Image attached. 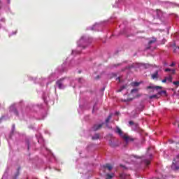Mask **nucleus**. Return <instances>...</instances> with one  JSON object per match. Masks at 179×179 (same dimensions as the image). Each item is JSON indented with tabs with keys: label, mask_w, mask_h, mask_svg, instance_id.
<instances>
[{
	"label": "nucleus",
	"mask_w": 179,
	"mask_h": 179,
	"mask_svg": "<svg viewBox=\"0 0 179 179\" xmlns=\"http://www.w3.org/2000/svg\"><path fill=\"white\" fill-rule=\"evenodd\" d=\"M131 93H135L136 92H138V90L137 89H133L131 90Z\"/></svg>",
	"instance_id": "nucleus-29"
},
{
	"label": "nucleus",
	"mask_w": 179,
	"mask_h": 179,
	"mask_svg": "<svg viewBox=\"0 0 179 179\" xmlns=\"http://www.w3.org/2000/svg\"><path fill=\"white\" fill-rule=\"evenodd\" d=\"M96 79H100V76H97L96 77Z\"/></svg>",
	"instance_id": "nucleus-34"
},
{
	"label": "nucleus",
	"mask_w": 179,
	"mask_h": 179,
	"mask_svg": "<svg viewBox=\"0 0 179 179\" xmlns=\"http://www.w3.org/2000/svg\"><path fill=\"white\" fill-rule=\"evenodd\" d=\"M100 138V134H96L94 136H92L93 141L97 140Z\"/></svg>",
	"instance_id": "nucleus-15"
},
{
	"label": "nucleus",
	"mask_w": 179,
	"mask_h": 179,
	"mask_svg": "<svg viewBox=\"0 0 179 179\" xmlns=\"http://www.w3.org/2000/svg\"><path fill=\"white\" fill-rule=\"evenodd\" d=\"M156 41H157V38L152 37V40L148 42V44L149 45H150L151 44H154V43H156Z\"/></svg>",
	"instance_id": "nucleus-12"
},
{
	"label": "nucleus",
	"mask_w": 179,
	"mask_h": 179,
	"mask_svg": "<svg viewBox=\"0 0 179 179\" xmlns=\"http://www.w3.org/2000/svg\"><path fill=\"white\" fill-rule=\"evenodd\" d=\"M178 163H179V155H178L176 156V158L173 159V162L172 164L171 168L175 171H178V170H179V165H177V164H178Z\"/></svg>",
	"instance_id": "nucleus-2"
},
{
	"label": "nucleus",
	"mask_w": 179,
	"mask_h": 179,
	"mask_svg": "<svg viewBox=\"0 0 179 179\" xmlns=\"http://www.w3.org/2000/svg\"><path fill=\"white\" fill-rule=\"evenodd\" d=\"M173 83L176 86H178V85H179V81H174Z\"/></svg>",
	"instance_id": "nucleus-26"
},
{
	"label": "nucleus",
	"mask_w": 179,
	"mask_h": 179,
	"mask_svg": "<svg viewBox=\"0 0 179 179\" xmlns=\"http://www.w3.org/2000/svg\"><path fill=\"white\" fill-rule=\"evenodd\" d=\"M78 54H80V52H78Z\"/></svg>",
	"instance_id": "nucleus-37"
},
{
	"label": "nucleus",
	"mask_w": 179,
	"mask_h": 179,
	"mask_svg": "<svg viewBox=\"0 0 179 179\" xmlns=\"http://www.w3.org/2000/svg\"><path fill=\"white\" fill-rule=\"evenodd\" d=\"M19 170H20V168H18L17 171L15 174V178L14 179H17V177H19V174H20Z\"/></svg>",
	"instance_id": "nucleus-24"
},
{
	"label": "nucleus",
	"mask_w": 179,
	"mask_h": 179,
	"mask_svg": "<svg viewBox=\"0 0 179 179\" xmlns=\"http://www.w3.org/2000/svg\"><path fill=\"white\" fill-rule=\"evenodd\" d=\"M167 82V77H165L164 80H162V83H166Z\"/></svg>",
	"instance_id": "nucleus-28"
},
{
	"label": "nucleus",
	"mask_w": 179,
	"mask_h": 179,
	"mask_svg": "<svg viewBox=\"0 0 179 179\" xmlns=\"http://www.w3.org/2000/svg\"><path fill=\"white\" fill-rule=\"evenodd\" d=\"M113 177H114V173H112V174H107L106 179H111V178H113Z\"/></svg>",
	"instance_id": "nucleus-21"
},
{
	"label": "nucleus",
	"mask_w": 179,
	"mask_h": 179,
	"mask_svg": "<svg viewBox=\"0 0 179 179\" xmlns=\"http://www.w3.org/2000/svg\"><path fill=\"white\" fill-rule=\"evenodd\" d=\"M166 80H168V82H170L171 83L173 82V77L171 76V75H170L169 77H166Z\"/></svg>",
	"instance_id": "nucleus-20"
},
{
	"label": "nucleus",
	"mask_w": 179,
	"mask_h": 179,
	"mask_svg": "<svg viewBox=\"0 0 179 179\" xmlns=\"http://www.w3.org/2000/svg\"><path fill=\"white\" fill-rule=\"evenodd\" d=\"M174 65H176L174 63H172L170 66H174Z\"/></svg>",
	"instance_id": "nucleus-33"
},
{
	"label": "nucleus",
	"mask_w": 179,
	"mask_h": 179,
	"mask_svg": "<svg viewBox=\"0 0 179 179\" xmlns=\"http://www.w3.org/2000/svg\"><path fill=\"white\" fill-rule=\"evenodd\" d=\"M159 75V71H156L154 74L152 75V79L157 78V76Z\"/></svg>",
	"instance_id": "nucleus-19"
},
{
	"label": "nucleus",
	"mask_w": 179,
	"mask_h": 179,
	"mask_svg": "<svg viewBox=\"0 0 179 179\" xmlns=\"http://www.w3.org/2000/svg\"><path fill=\"white\" fill-rule=\"evenodd\" d=\"M157 179H159V178H157Z\"/></svg>",
	"instance_id": "nucleus-39"
},
{
	"label": "nucleus",
	"mask_w": 179,
	"mask_h": 179,
	"mask_svg": "<svg viewBox=\"0 0 179 179\" xmlns=\"http://www.w3.org/2000/svg\"><path fill=\"white\" fill-rule=\"evenodd\" d=\"M111 117H113V114H110L106 120V124H108V122H110V120H111Z\"/></svg>",
	"instance_id": "nucleus-18"
},
{
	"label": "nucleus",
	"mask_w": 179,
	"mask_h": 179,
	"mask_svg": "<svg viewBox=\"0 0 179 179\" xmlns=\"http://www.w3.org/2000/svg\"><path fill=\"white\" fill-rule=\"evenodd\" d=\"M150 159H152V155H150V157L146 159H143V162L145 166H149L150 164Z\"/></svg>",
	"instance_id": "nucleus-7"
},
{
	"label": "nucleus",
	"mask_w": 179,
	"mask_h": 179,
	"mask_svg": "<svg viewBox=\"0 0 179 179\" xmlns=\"http://www.w3.org/2000/svg\"><path fill=\"white\" fill-rule=\"evenodd\" d=\"M80 43H83V38H81L80 41H78V47H83V48H86L84 45H80Z\"/></svg>",
	"instance_id": "nucleus-14"
},
{
	"label": "nucleus",
	"mask_w": 179,
	"mask_h": 179,
	"mask_svg": "<svg viewBox=\"0 0 179 179\" xmlns=\"http://www.w3.org/2000/svg\"><path fill=\"white\" fill-rule=\"evenodd\" d=\"M171 72L172 75H175L176 74V69L171 70Z\"/></svg>",
	"instance_id": "nucleus-27"
},
{
	"label": "nucleus",
	"mask_w": 179,
	"mask_h": 179,
	"mask_svg": "<svg viewBox=\"0 0 179 179\" xmlns=\"http://www.w3.org/2000/svg\"><path fill=\"white\" fill-rule=\"evenodd\" d=\"M103 169L105 170H108V171H111L113 170V166H111V164H106L105 165H103Z\"/></svg>",
	"instance_id": "nucleus-8"
},
{
	"label": "nucleus",
	"mask_w": 179,
	"mask_h": 179,
	"mask_svg": "<svg viewBox=\"0 0 179 179\" xmlns=\"http://www.w3.org/2000/svg\"><path fill=\"white\" fill-rule=\"evenodd\" d=\"M62 82H64V78L59 79L56 82V85L58 86L59 89H64Z\"/></svg>",
	"instance_id": "nucleus-4"
},
{
	"label": "nucleus",
	"mask_w": 179,
	"mask_h": 179,
	"mask_svg": "<svg viewBox=\"0 0 179 179\" xmlns=\"http://www.w3.org/2000/svg\"><path fill=\"white\" fill-rule=\"evenodd\" d=\"M75 52H76V51H73V54H74Z\"/></svg>",
	"instance_id": "nucleus-35"
},
{
	"label": "nucleus",
	"mask_w": 179,
	"mask_h": 179,
	"mask_svg": "<svg viewBox=\"0 0 179 179\" xmlns=\"http://www.w3.org/2000/svg\"><path fill=\"white\" fill-rule=\"evenodd\" d=\"M103 125H104V123L99 124H94L92 127V129L94 131H99V129H101V128H103Z\"/></svg>",
	"instance_id": "nucleus-5"
},
{
	"label": "nucleus",
	"mask_w": 179,
	"mask_h": 179,
	"mask_svg": "<svg viewBox=\"0 0 179 179\" xmlns=\"http://www.w3.org/2000/svg\"><path fill=\"white\" fill-rule=\"evenodd\" d=\"M123 139L125 141V142L128 143V142H134V138L129 136L128 134H125V136L123 137Z\"/></svg>",
	"instance_id": "nucleus-6"
},
{
	"label": "nucleus",
	"mask_w": 179,
	"mask_h": 179,
	"mask_svg": "<svg viewBox=\"0 0 179 179\" xmlns=\"http://www.w3.org/2000/svg\"><path fill=\"white\" fill-rule=\"evenodd\" d=\"M133 128L134 131H138V129H139V124L134 123V126H133Z\"/></svg>",
	"instance_id": "nucleus-16"
},
{
	"label": "nucleus",
	"mask_w": 179,
	"mask_h": 179,
	"mask_svg": "<svg viewBox=\"0 0 179 179\" xmlns=\"http://www.w3.org/2000/svg\"><path fill=\"white\" fill-rule=\"evenodd\" d=\"M165 72H171V69H166Z\"/></svg>",
	"instance_id": "nucleus-31"
},
{
	"label": "nucleus",
	"mask_w": 179,
	"mask_h": 179,
	"mask_svg": "<svg viewBox=\"0 0 179 179\" xmlns=\"http://www.w3.org/2000/svg\"><path fill=\"white\" fill-rule=\"evenodd\" d=\"M142 66V64L136 63V64H133L131 65V67L132 68H135V66H136L137 68H139V66Z\"/></svg>",
	"instance_id": "nucleus-17"
},
{
	"label": "nucleus",
	"mask_w": 179,
	"mask_h": 179,
	"mask_svg": "<svg viewBox=\"0 0 179 179\" xmlns=\"http://www.w3.org/2000/svg\"><path fill=\"white\" fill-rule=\"evenodd\" d=\"M162 94H164L166 96L167 94V91L162 90L158 92V96H162Z\"/></svg>",
	"instance_id": "nucleus-13"
},
{
	"label": "nucleus",
	"mask_w": 179,
	"mask_h": 179,
	"mask_svg": "<svg viewBox=\"0 0 179 179\" xmlns=\"http://www.w3.org/2000/svg\"><path fill=\"white\" fill-rule=\"evenodd\" d=\"M10 111H12V113H13L16 115H19V112H17V110H16V108H15L13 107H10Z\"/></svg>",
	"instance_id": "nucleus-11"
},
{
	"label": "nucleus",
	"mask_w": 179,
	"mask_h": 179,
	"mask_svg": "<svg viewBox=\"0 0 179 179\" xmlns=\"http://www.w3.org/2000/svg\"><path fill=\"white\" fill-rule=\"evenodd\" d=\"M115 132L117 134V135H119V136H120V138H122V139L124 138V136L127 134L124 133V131H122V130L118 126L116 127Z\"/></svg>",
	"instance_id": "nucleus-3"
},
{
	"label": "nucleus",
	"mask_w": 179,
	"mask_h": 179,
	"mask_svg": "<svg viewBox=\"0 0 179 179\" xmlns=\"http://www.w3.org/2000/svg\"><path fill=\"white\" fill-rule=\"evenodd\" d=\"M150 150V148H148V150Z\"/></svg>",
	"instance_id": "nucleus-38"
},
{
	"label": "nucleus",
	"mask_w": 179,
	"mask_h": 179,
	"mask_svg": "<svg viewBox=\"0 0 179 179\" xmlns=\"http://www.w3.org/2000/svg\"><path fill=\"white\" fill-rule=\"evenodd\" d=\"M169 143L171 144V143H174V141L170 139L168 141Z\"/></svg>",
	"instance_id": "nucleus-30"
},
{
	"label": "nucleus",
	"mask_w": 179,
	"mask_h": 179,
	"mask_svg": "<svg viewBox=\"0 0 179 179\" xmlns=\"http://www.w3.org/2000/svg\"><path fill=\"white\" fill-rule=\"evenodd\" d=\"M147 90H149V89H156L157 90V89H163L162 87L161 86H155V87H153V86H148L146 87Z\"/></svg>",
	"instance_id": "nucleus-9"
},
{
	"label": "nucleus",
	"mask_w": 179,
	"mask_h": 179,
	"mask_svg": "<svg viewBox=\"0 0 179 179\" xmlns=\"http://www.w3.org/2000/svg\"><path fill=\"white\" fill-rule=\"evenodd\" d=\"M120 141L117 138H111L109 141V145L110 148H117V146H120Z\"/></svg>",
	"instance_id": "nucleus-1"
},
{
	"label": "nucleus",
	"mask_w": 179,
	"mask_h": 179,
	"mask_svg": "<svg viewBox=\"0 0 179 179\" xmlns=\"http://www.w3.org/2000/svg\"><path fill=\"white\" fill-rule=\"evenodd\" d=\"M129 125H133V127H134V125H135V123L134 122V121H129Z\"/></svg>",
	"instance_id": "nucleus-25"
},
{
	"label": "nucleus",
	"mask_w": 179,
	"mask_h": 179,
	"mask_svg": "<svg viewBox=\"0 0 179 179\" xmlns=\"http://www.w3.org/2000/svg\"><path fill=\"white\" fill-rule=\"evenodd\" d=\"M124 89H127V85H122L120 90H118L117 92H121L122 90H124Z\"/></svg>",
	"instance_id": "nucleus-23"
},
{
	"label": "nucleus",
	"mask_w": 179,
	"mask_h": 179,
	"mask_svg": "<svg viewBox=\"0 0 179 179\" xmlns=\"http://www.w3.org/2000/svg\"><path fill=\"white\" fill-rule=\"evenodd\" d=\"M116 80H118L119 82H121V79L120 78V77H118Z\"/></svg>",
	"instance_id": "nucleus-32"
},
{
	"label": "nucleus",
	"mask_w": 179,
	"mask_h": 179,
	"mask_svg": "<svg viewBox=\"0 0 179 179\" xmlns=\"http://www.w3.org/2000/svg\"><path fill=\"white\" fill-rule=\"evenodd\" d=\"M140 83L138 82L131 83V86L138 87L139 86Z\"/></svg>",
	"instance_id": "nucleus-22"
},
{
	"label": "nucleus",
	"mask_w": 179,
	"mask_h": 179,
	"mask_svg": "<svg viewBox=\"0 0 179 179\" xmlns=\"http://www.w3.org/2000/svg\"><path fill=\"white\" fill-rule=\"evenodd\" d=\"M160 95H159V93L157 94L151 95L149 96V99L152 100V99H159Z\"/></svg>",
	"instance_id": "nucleus-10"
},
{
	"label": "nucleus",
	"mask_w": 179,
	"mask_h": 179,
	"mask_svg": "<svg viewBox=\"0 0 179 179\" xmlns=\"http://www.w3.org/2000/svg\"><path fill=\"white\" fill-rule=\"evenodd\" d=\"M178 127L179 128V123H178Z\"/></svg>",
	"instance_id": "nucleus-36"
}]
</instances>
